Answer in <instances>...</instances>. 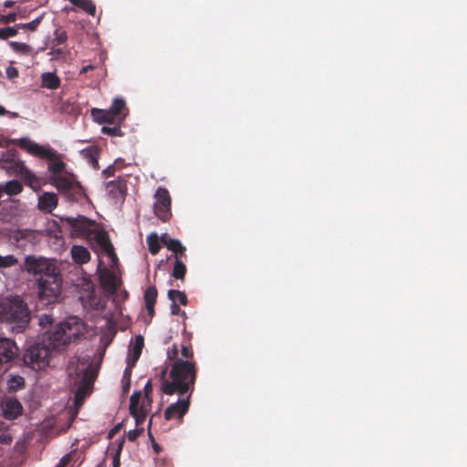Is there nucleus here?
Segmentation results:
<instances>
[{
  "label": "nucleus",
  "instance_id": "nucleus-4",
  "mask_svg": "<svg viewBox=\"0 0 467 467\" xmlns=\"http://www.w3.org/2000/svg\"><path fill=\"white\" fill-rule=\"evenodd\" d=\"M71 384L77 387L76 403L80 404L90 391V386L95 380L98 368L91 363L88 355L78 357L67 367Z\"/></svg>",
  "mask_w": 467,
  "mask_h": 467
},
{
  "label": "nucleus",
  "instance_id": "nucleus-48",
  "mask_svg": "<svg viewBox=\"0 0 467 467\" xmlns=\"http://www.w3.org/2000/svg\"><path fill=\"white\" fill-rule=\"evenodd\" d=\"M142 395H146L147 397H150V394L152 393V385L151 382L149 380L143 389Z\"/></svg>",
  "mask_w": 467,
  "mask_h": 467
},
{
  "label": "nucleus",
  "instance_id": "nucleus-56",
  "mask_svg": "<svg viewBox=\"0 0 467 467\" xmlns=\"http://www.w3.org/2000/svg\"><path fill=\"white\" fill-rule=\"evenodd\" d=\"M15 2L14 1H11V0H8V1H5L4 5L5 7H12L14 5Z\"/></svg>",
  "mask_w": 467,
  "mask_h": 467
},
{
  "label": "nucleus",
  "instance_id": "nucleus-13",
  "mask_svg": "<svg viewBox=\"0 0 467 467\" xmlns=\"http://www.w3.org/2000/svg\"><path fill=\"white\" fill-rule=\"evenodd\" d=\"M52 184L59 191L67 194L68 199L77 200L76 195L80 193V187L70 178L61 174L54 175L51 179Z\"/></svg>",
  "mask_w": 467,
  "mask_h": 467
},
{
  "label": "nucleus",
  "instance_id": "nucleus-1",
  "mask_svg": "<svg viewBox=\"0 0 467 467\" xmlns=\"http://www.w3.org/2000/svg\"><path fill=\"white\" fill-rule=\"evenodd\" d=\"M38 325L47 328L43 334L42 340L55 351H64L68 345L82 336L85 331V324L77 317H70L67 319L54 324L51 316L44 314L38 317Z\"/></svg>",
  "mask_w": 467,
  "mask_h": 467
},
{
  "label": "nucleus",
  "instance_id": "nucleus-46",
  "mask_svg": "<svg viewBox=\"0 0 467 467\" xmlns=\"http://www.w3.org/2000/svg\"><path fill=\"white\" fill-rule=\"evenodd\" d=\"M181 355H182L181 358H182V359L185 358V360H189V358L192 357V353L191 349L186 346L182 347Z\"/></svg>",
  "mask_w": 467,
  "mask_h": 467
},
{
  "label": "nucleus",
  "instance_id": "nucleus-61",
  "mask_svg": "<svg viewBox=\"0 0 467 467\" xmlns=\"http://www.w3.org/2000/svg\"><path fill=\"white\" fill-rule=\"evenodd\" d=\"M157 448H158V445H157V444H155V445H154V449H155V451H157Z\"/></svg>",
  "mask_w": 467,
  "mask_h": 467
},
{
  "label": "nucleus",
  "instance_id": "nucleus-15",
  "mask_svg": "<svg viewBox=\"0 0 467 467\" xmlns=\"http://www.w3.org/2000/svg\"><path fill=\"white\" fill-rule=\"evenodd\" d=\"M1 410L5 419L14 420L22 414L23 406L16 398L6 397L1 401Z\"/></svg>",
  "mask_w": 467,
  "mask_h": 467
},
{
  "label": "nucleus",
  "instance_id": "nucleus-57",
  "mask_svg": "<svg viewBox=\"0 0 467 467\" xmlns=\"http://www.w3.org/2000/svg\"><path fill=\"white\" fill-rule=\"evenodd\" d=\"M7 111L5 110V109L0 105V116L5 115Z\"/></svg>",
  "mask_w": 467,
  "mask_h": 467
},
{
  "label": "nucleus",
  "instance_id": "nucleus-24",
  "mask_svg": "<svg viewBox=\"0 0 467 467\" xmlns=\"http://www.w3.org/2000/svg\"><path fill=\"white\" fill-rule=\"evenodd\" d=\"M81 155L94 169H99V150L97 148L85 149L81 150Z\"/></svg>",
  "mask_w": 467,
  "mask_h": 467
},
{
  "label": "nucleus",
  "instance_id": "nucleus-51",
  "mask_svg": "<svg viewBox=\"0 0 467 467\" xmlns=\"http://www.w3.org/2000/svg\"><path fill=\"white\" fill-rule=\"evenodd\" d=\"M117 131H119L118 128H108V127H103L102 128V132L103 133L114 135V134H117Z\"/></svg>",
  "mask_w": 467,
  "mask_h": 467
},
{
  "label": "nucleus",
  "instance_id": "nucleus-44",
  "mask_svg": "<svg viewBox=\"0 0 467 467\" xmlns=\"http://www.w3.org/2000/svg\"><path fill=\"white\" fill-rule=\"evenodd\" d=\"M167 355H168V358L169 359L172 360L174 359V361L177 358V356H178V348L176 345H173L171 348H168V351H167Z\"/></svg>",
  "mask_w": 467,
  "mask_h": 467
},
{
  "label": "nucleus",
  "instance_id": "nucleus-20",
  "mask_svg": "<svg viewBox=\"0 0 467 467\" xmlns=\"http://www.w3.org/2000/svg\"><path fill=\"white\" fill-rule=\"evenodd\" d=\"M107 192L109 195L115 200V202H120L124 199L126 186L121 181H113L107 183Z\"/></svg>",
  "mask_w": 467,
  "mask_h": 467
},
{
  "label": "nucleus",
  "instance_id": "nucleus-59",
  "mask_svg": "<svg viewBox=\"0 0 467 467\" xmlns=\"http://www.w3.org/2000/svg\"><path fill=\"white\" fill-rule=\"evenodd\" d=\"M3 194H4L3 184H0V198L3 196Z\"/></svg>",
  "mask_w": 467,
  "mask_h": 467
},
{
  "label": "nucleus",
  "instance_id": "nucleus-42",
  "mask_svg": "<svg viewBox=\"0 0 467 467\" xmlns=\"http://www.w3.org/2000/svg\"><path fill=\"white\" fill-rule=\"evenodd\" d=\"M56 46L51 45V50L48 55L51 57V60L58 59L63 54L64 50L61 48H55Z\"/></svg>",
  "mask_w": 467,
  "mask_h": 467
},
{
  "label": "nucleus",
  "instance_id": "nucleus-2",
  "mask_svg": "<svg viewBox=\"0 0 467 467\" xmlns=\"http://www.w3.org/2000/svg\"><path fill=\"white\" fill-rule=\"evenodd\" d=\"M61 220L67 223L71 236L86 238L91 244L97 246L98 253L107 257L110 267L113 268L117 265L118 257L109 235L96 222L90 221L82 215L78 217L66 216Z\"/></svg>",
  "mask_w": 467,
  "mask_h": 467
},
{
  "label": "nucleus",
  "instance_id": "nucleus-10",
  "mask_svg": "<svg viewBox=\"0 0 467 467\" xmlns=\"http://www.w3.org/2000/svg\"><path fill=\"white\" fill-rule=\"evenodd\" d=\"M151 398L142 395L141 391L134 392L130 397V412L134 418L136 425L142 424L151 408Z\"/></svg>",
  "mask_w": 467,
  "mask_h": 467
},
{
  "label": "nucleus",
  "instance_id": "nucleus-14",
  "mask_svg": "<svg viewBox=\"0 0 467 467\" xmlns=\"http://www.w3.org/2000/svg\"><path fill=\"white\" fill-rule=\"evenodd\" d=\"M190 395L181 396L175 403H171L165 410V419H182L188 411L190 407Z\"/></svg>",
  "mask_w": 467,
  "mask_h": 467
},
{
  "label": "nucleus",
  "instance_id": "nucleus-60",
  "mask_svg": "<svg viewBox=\"0 0 467 467\" xmlns=\"http://www.w3.org/2000/svg\"><path fill=\"white\" fill-rule=\"evenodd\" d=\"M17 207H18V205L14 204V205H10L8 209H9V210H16V209H17Z\"/></svg>",
  "mask_w": 467,
  "mask_h": 467
},
{
  "label": "nucleus",
  "instance_id": "nucleus-43",
  "mask_svg": "<svg viewBox=\"0 0 467 467\" xmlns=\"http://www.w3.org/2000/svg\"><path fill=\"white\" fill-rule=\"evenodd\" d=\"M6 76L9 79H14L18 77V69L15 67L9 66L6 68Z\"/></svg>",
  "mask_w": 467,
  "mask_h": 467
},
{
  "label": "nucleus",
  "instance_id": "nucleus-18",
  "mask_svg": "<svg viewBox=\"0 0 467 467\" xmlns=\"http://www.w3.org/2000/svg\"><path fill=\"white\" fill-rule=\"evenodd\" d=\"M99 280L101 286L108 293H114L119 285L117 275L105 267L99 270Z\"/></svg>",
  "mask_w": 467,
  "mask_h": 467
},
{
  "label": "nucleus",
  "instance_id": "nucleus-17",
  "mask_svg": "<svg viewBox=\"0 0 467 467\" xmlns=\"http://www.w3.org/2000/svg\"><path fill=\"white\" fill-rule=\"evenodd\" d=\"M143 348V337L141 336H138L135 338L134 343L131 345L129 355L127 358L128 367L124 371V378L129 377L130 374V369L135 366L138 361L141 350Z\"/></svg>",
  "mask_w": 467,
  "mask_h": 467
},
{
  "label": "nucleus",
  "instance_id": "nucleus-8",
  "mask_svg": "<svg viewBox=\"0 0 467 467\" xmlns=\"http://www.w3.org/2000/svg\"><path fill=\"white\" fill-rule=\"evenodd\" d=\"M55 351L43 341L33 344L26 350L23 359L24 363L33 370H41L49 366Z\"/></svg>",
  "mask_w": 467,
  "mask_h": 467
},
{
  "label": "nucleus",
  "instance_id": "nucleus-27",
  "mask_svg": "<svg viewBox=\"0 0 467 467\" xmlns=\"http://www.w3.org/2000/svg\"><path fill=\"white\" fill-rule=\"evenodd\" d=\"M9 46L15 52L26 56L31 55L33 51V48L29 45L22 42L11 41L9 42Z\"/></svg>",
  "mask_w": 467,
  "mask_h": 467
},
{
  "label": "nucleus",
  "instance_id": "nucleus-7",
  "mask_svg": "<svg viewBox=\"0 0 467 467\" xmlns=\"http://www.w3.org/2000/svg\"><path fill=\"white\" fill-rule=\"evenodd\" d=\"M18 145L33 156L47 159L48 169L54 175L60 174L65 169V163L61 161L60 154L48 145H40L27 138H21Z\"/></svg>",
  "mask_w": 467,
  "mask_h": 467
},
{
  "label": "nucleus",
  "instance_id": "nucleus-38",
  "mask_svg": "<svg viewBox=\"0 0 467 467\" xmlns=\"http://www.w3.org/2000/svg\"><path fill=\"white\" fill-rule=\"evenodd\" d=\"M43 16L36 17L29 23L25 24H17L18 29H27L30 31H35L42 21Z\"/></svg>",
  "mask_w": 467,
  "mask_h": 467
},
{
  "label": "nucleus",
  "instance_id": "nucleus-21",
  "mask_svg": "<svg viewBox=\"0 0 467 467\" xmlns=\"http://www.w3.org/2000/svg\"><path fill=\"white\" fill-rule=\"evenodd\" d=\"M73 261L78 265H83L90 260V253L82 245H73L70 250Z\"/></svg>",
  "mask_w": 467,
  "mask_h": 467
},
{
  "label": "nucleus",
  "instance_id": "nucleus-45",
  "mask_svg": "<svg viewBox=\"0 0 467 467\" xmlns=\"http://www.w3.org/2000/svg\"><path fill=\"white\" fill-rule=\"evenodd\" d=\"M122 160L120 159H117L115 163L113 165H109L108 168H106L104 171H103V173L108 175V176H111L113 175V172L116 169V166L119 165V162H121Z\"/></svg>",
  "mask_w": 467,
  "mask_h": 467
},
{
  "label": "nucleus",
  "instance_id": "nucleus-49",
  "mask_svg": "<svg viewBox=\"0 0 467 467\" xmlns=\"http://www.w3.org/2000/svg\"><path fill=\"white\" fill-rule=\"evenodd\" d=\"M70 459H71L70 454L64 455L60 459V461H59L58 464L57 465V467H66V465L69 462Z\"/></svg>",
  "mask_w": 467,
  "mask_h": 467
},
{
  "label": "nucleus",
  "instance_id": "nucleus-16",
  "mask_svg": "<svg viewBox=\"0 0 467 467\" xmlns=\"http://www.w3.org/2000/svg\"><path fill=\"white\" fill-rule=\"evenodd\" d=\"M18 354V348L16 343L8 338L0 337V365L3 367L5 364L13 360Z\"/></svg>",
  "mask_w": 467,
  "mask_h": 467
},
{
  "label": "nucleus",
  "instance_id": "nucleus-3",
  "mask_svg": "<svg viewBox=\"0 0 467 467\" xmlns=\"http://www.w3.org/2000/svg\"><path fill=\"white\" fill-rule=\"evenodd\" d=\"M196 378L195 364L178 358L161 371V390L166 395H192Z\"/></svg>",
  "mask_w": 467,
  "mask_h": 467
},
{
  "label": "nucleus",
  "instance_id": "nucleus-19",
  "mask_svg": "<svg viewBox=\"0 0 467 467\" xmlns=\"http://www.w3.org/2000/svg\"><path fill=\"white\" fill-rule=\"evenodd\" d=\"M58 198L54 192H44L38 196L37 209L43 213H50L57 206Z\"/></svg>",
  "mask_w": 467,
  "mask_h": 467
},
{
  "label": "nucleus",
  "instance_id": "nucleus-32",
  "mask_svg": "<svg viewBox=\"0 0 467 467\" xmlns=\"http://www.w3.org/2000/svg\"><path fill=\"white\" fill-rule=\"evenodd\" d=\"M168 297L170 300H171V302H179L181 303L182 305H186L187 304V297H186V295L180 291V290H173V289H171L168 291Z\"/></svg>",
  "mask_w": 467,
  "mask_h": 467
},
{
  "label": "nucleus",
  "instance_id": "nucleus-25",
  "mask_svg": "<svg viewBox=\"0 0 467 467\" xmlns=\"http://www.w3.org/2000/svg\"><path fill=\"white\" fill-rule=\"evenodd\" d=\"M92 116L99 123H113L114 119H115V118L113 117V115L109 109L104 110V109H93Z\"/></svg>",
  "mask_w": 467,
  "mask_h": 467
},
{
  "label": "nucleus",
  "instance_id": "nucleus-22",
  "mask_svg": "<svg viewBox=\"0 0 467 467\" xmlns=\"http://www.w3.org/2000/svg\"><path fill=\"white\" fill-rule=\"evenodd\" d=\"M41 86L48 89H57L60 86V78L54 72L41 75Z\"/></svg>",
  "mask_w": 467,
  "mask_h": 467
},
{
  "label": "nucleus",
  "instance_id": "nucleus-11",
  "mask_svg": "<svg viewBox=\"0 0 467 467\" xmlns=\"http://www.w3.org/2000/svg\"><path fill=\"white\" fill-rule=\"evenodd\" d=\"M26 270L33 275L40 276L54 275L57 272L55 265L47 258L28 255L25 260Z\"/></svg>",
  "mask_w": 467,
  "mask_h": 467
},
{
  "label": "nucleus",
  "instance_id": "nucleus-5",
  "mask_svg": "<svg viewBox=\"0 0 467 467\" xmlns=\"http://www.w3.org/2000/svg\"><path fill=\"white\" fill-rule=\"evenodd\" d=\"M30 321V311L19 296L0 299V322L10 326L12 331L20 333Z\"/></svg>",
  "mask_w": 467,
  "mask_h": 467
},
{
  "label": "nucleus",
  "instance_id": "nucleus-47",
  "mask_svg": "<svg viewBox=\"0 0 467 467\" xmlns=\"http://www.w3.org/2000/svg\"><path fill=\"white\" fill-rule=\"evenodd\" d=\"M12 441V436L9 432L5 431L0 434V442L3 444H9Z\"/></svg>",
  "mask_w": 467,
  "mask_h": 467
},
{
  "label": "nucleus",
  "instance_id": "nucleus-12",
  "mask_svg": "<svg viewBox=\"0 0 467 467\" xmlns=\"http://www.w3.org/2000/svg\"><path fill=\"white\" fill-rule=\"evenodd\" d=\"M156 202L154 203V212L161 221H168L171 216V197L166 189L159 188L155 193Z\"/></svg>",
  "mask_w": 467,
  "mask_h": 467
},
{
  "label": "nucleus",
  "instance_id": "nucleus-23",
  "mask_svg": "<svg viewBox=\"0 0 467 467\" xmlns=\"http://www.w3.org/2000/svg\"><path fill=\"white\" fill-rule=\"evenodd\" d=\"M157 289L154 286H150L146 289L144 294L145 306L150 315L153 314L154 305L157 299Z\"/></svg>",
  "mask_w": 467,
  "mask_h": 467
},
{
  "label": "nucleus",
  "instance_id": "nucleus-41",
  "mask_svg": "<svg viewBox=\"0 0 467 467\" xmlns=\"http://www.w3.org/2000/svg\"><path fill=\"white\" fill-rule=\"evenodd\" d=\"M143 431V428H139V426L136 425V428L134 430H130L128 432V439L131 441H134Z\"/></svg>",
  "mask_w": 467,
  "mask_h": 467
},
{
  "label": "nucleus",
  "instance_id": "nucleus-33",
  "mask_svg": "<svg viewBox=\"0 0 467 467\" xmlns=\"http://www.w3.org/2000/svg\"><path fill=\"white\" fill-rule=\"evenodd\" d=\"M125 106H126V104H125L124 99H122L120 98H116L113 100L109 110L112 113L113 117L116 118V117H119L120 115V113L122 112V110L125 109Z\"/></svg>",
  "mask_w": 467,
  "mask_h": 467
},
{
  "label": "nucleus",
  "instance_id": "nucleus-40",
  "mask_svg": "<svg viewBox=\"0 0 467 467\" xmlns=\"http://www.w3.org/2000/svg\"><path fill=\"white\" fill-rule=\"evenodd\" d=\"M17 18L16 13H9L8 15H0V22L4 24H8L15 22Z\"/></svg>",
  "mask_w": 467,
  "mask_h": 467
},
{
  "label": "nucleus",
  "instance_id": "nucleus-9",
  "mask_svg": "<svg viewBox=\"0 0 467 467\" xmlns=\"http://www.w3.org/2000/svg\"><path fill=\"white\" fill-rule=\"evenodd\" d=\"M61 278L57 273L50 275H42L38 279V295L45 305L57 301L61 291Z\"/></svg>",
  "mask_w": 467,
  "mask_h": 467
},
{
  "label": "nucleus",
  "instance_id": "nucleus-37",
  "mask_svg": "<svg viewBox=\"0 0 467 467\" xmlns=\"http://www.w3.org/2000/svg\"><path fill=\"white\" fill-rule=\"evenodd\" d=\"M18 30L19 29L17 27V25H16L15 26L0 28V38L7 39L9 37L15 36L17 35Z\"/></svg>",
  "mask_w": 467,
  "mask_h": 467
},
{
  "label": "nucleus",
  "instance_id": "nucleus-50",
  "mask_svg": "<svg viewBox=\"0 0 467 467\" xmlns=\"http://www.w3.org/2000/svg\"><path fill=\"white\" fill-rule=\"evenodd\" d=\"M18 140H15L0 139V147H7L11 143H15V142H16L18 144Z\"/></svg>",
  "mask_w": 467,
  "mask_h": 467
},
{
  "label": "nucleus",
  "instance_id": "nucleus-28",
  "mask_svg": "<svg viewBox=\"0 0 467 467\" xmlns=\"http://www.w3.org/2000/svg\"><path fill=\"white\" fill-rule=\"evenodd\" d=\"M7 386L9 390L16 391L24 388L25 379L21 376L11 375L7 381Z\"/></svg>",
  "mask_w": 467,
  "mask_h": 467
},
{
  "label": "nucleus",
  "instance_id": "nucleus-30",
  "mask_svg": "<svg viewBox=\"0 0 467 467\" xmlns=\"http://www.w3.org/2000/svg\"><path fill=\"white\" fill-rule=\"evenodd\" d=\"M147 244L149 246V250L152 254H158V252L161 249V244L157 234L152 233L150 235H148Z\"/></svg>",
  "mask_w": 467,
  "mask_h": 467
},
{
  "label": "nucleus",
  "instance_id": "nucleus-29",
  "mask_svg": "<svg viewBox=\"0 0 467 467\" xmlns=\"http://www.w3.org/2000/svg\"><path fill=\"white\" fill-rule=\"evenodd\" d=\"M73 5L78 6L83 9L89 15H94L96 11V6L90 0H69Z\"/></svg>",
  "mask_w": 467,
  "mask_h": 467
},
{
  "label": "nucleus",
  "instance_id": "nucleus-34",
  "mask_svg": "<svg viewBox=\"0 0 467 467\" xmlns=\"http://www.w3.org/2000/svg\"><path fill=\"white\" fill-rule=\"evenodd\" d=\"M18 259L14 254H0V268H9L15 266Z\"/></svg>",
  "mask_w": 467,
  "mask_h": 467
},
{
  "label": "nucleus",
  "instance_id": "nucleus-36",
  "mask_svg": "<svg viewBox=\"0 0 467 467\" xmlns=\"http://www.w3.org/2000/svg\"><path fill=\"white\" fill-rule=\"evenodd\" d=\"M169 250L176 253V254L182 255L185 252V247L181 244V242L177 239L169 240V244L167 245Z\"/></svg>",
  "mask_w": 467,
  "mask_h": 467
},
{
  "label": "nucleus",
  "instance_id": "nucleus-26",
  "mask_svg": "<svg viewBox=\"0 0 467 467\" xmlns=\"http://www.w3.org/2000/svg\"><path fill=\"white\" fill-rule=\"evenodd\" d=\"M4 192L8 195H16L23 190L22 184L16 180H11L3 184Z\"/></svg>",
  "mask_w": 467,
  "mask_h": 467
},
{
  "label": "nucleus",
  "instance_id": "nucleus-39",
  "mask_svg": "<svg viewBox=\"0 0 467 467\" xmlns=\"http://www.w3.org/2000/svg\"><path fill=\"white\" fill-rule=\"evenodd\" d=\"M35 231L31 229H21L17 230L14 233V237L17 240L19 239H29L31 237H34Z\"/></svg>",
  "mask_w": 467,
  "mask_h": 467
},
{
  "label": "nucleus",
  "instance_id": "nucleus-35",
  "mask_svg": "<svg viewBox=\"0 0 467 467\" xmlns=\"http://www.w3.org/2000/svg\"><path fill=\"white\" fill-rule=\"evenodd\" d=\"M67 39V35L66 31L62 29H57L54 32V38L51 41L52 46H59L63 43H65Z\"/></svg>",
  "mask_w": 467,
  "mask_h": 467
},
{
  "label": "nucleus",
  "instance_id": "nucleus-55",
  "mask_svg": "<svg viewBox=\"0 0 467 467\" xmlns=\"http://www.w3.org/2000/svg\"><path fill=\"white\" fill-rule=\"evenodd\" d=\"M92 68H93V67L91 65L86 66V67H82V69L80 70V74L87 73L89 69H92Z\"/></svg>",
  "mask_w": 467,
  "mask_h": 467
},
{
  "label": "nucleus",
  "instance_id": "nucleus-58",
  "mask_svg": "<svg viewBox=\"0 0 467 467\" xmlns=\"http://www.w3.org/2000/svg\"><path fill=\"white\" fill-rule=\"evenodd\" d=\"M129 389H130V383L127 382L126 384L123 385V390L125 392H127L129 390Z\"/></svg>",
  "mask_w": 467,
  "mask_h": 467
},
{
  "label": "nucleus",
  "instance_id": "nucleus-31",
  "mask_svg": "<svg viewBox=\"0 0 467 467\" xmlns=\"http://www.w3.org/2000/svg\"><path fill=\"white\" fill-rule=\"evenodd\" d=\"M186 273V266L185 265L178 259V256L176 255V260L174 263V267L172 270V276L176 279H184V275Z\"/></svg>",
  "mask_w": 467,
  "mask_h": 467
},
{
  "label": "nucleus",
  "instance_id": "nucleus-53",
  "mask_svg": "<svg viewBox=\"0 0 467 467\" xmlns=\"http://www.w3.org/2000/svg\"><path fill=\"white\" fill-rule=\"evenodd\" d=\"M171 312L172 315H179L181 313V309L180 307L178 306L177 303H173L171 304Z\"/></svg>",
  "mask_w": 467,
  "mask_h": 467
},
{
  "label": "nucleus",
  "instance_id": "nucleus-54",
  "mask_svg": "<svg viewBox=\"0 0 467 467\" xmlns=\"http://www.w3.org/2000/svg\"><path fill=\"white\" fill-rule=\"evenodd\" d=\"M162 244H164L166 247L169 244V240H172L167 234H164L161 236V239H159Z\"/></svg>",
  "mask_w": 467,
  "mask_h": 467
},
{
  "label": "nucleus",
  "instance_id": "nucleus-52",
  "mask_svg": "<svg viewBox=\"0 0 467 467\" xmlns=\"http://www.w3.org/2000/svg\"><path fill=\"white\" fill-rule=\"evenodd\" d=\"M119 452H120V448L119 449V451H117V453L115 454V456L113 458V467H119V465H120Z\"/></svg>",
  "mask_w": 467,
  "mask_h": 467
},
{
  "label": "nucleus",
  "instance_id": "nucleus-6",
  "mask_svg": "<svg viewBox=\"0 0 467 467\" xmlns=\"http://www.w3.org/2000/svg\"><path fill=\"white\" fill-rule=\"evenodd\" d=\"M0 168L10 176H20L25 183L35 191L40 186L39 180L26 167L24 161L17 158L16 150L2 152Z\"/></svg>",
  "mask_w": 467,
  "mask_h": 467
}]
</instances>
